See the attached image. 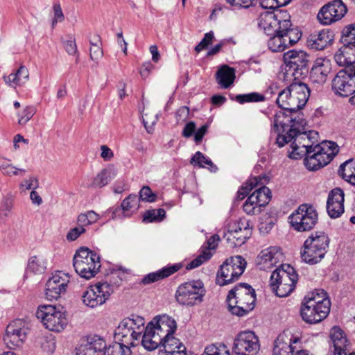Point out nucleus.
I'll return each instance as SVG.
<instances>
[{
  "label": "nucleus",
  "mask_w": 355,
  "mask_h": 355,
  "mask_svg": "<svg viewBox=\"0 0 355 355\" xmlns=\"http://www.w3.org/2000/svg\"><path fill=\"white\" fill-rule=\"evenodd\" d=\"M259 350V338L252 331H241L234 340L232 351L234 355H257Z\"/></svg>",
  "instance_id": "nucleus-15"
},
{
  "label": "nucleus",
  "mask_w": 355,
  "mask_h": 355,
  "mask_svg": "<svg viewBox=\"0 0 355 355\" xmlns=\"http://www.w3.org/2000/svg\"><path fill=\"white\" fill-rule=\"evenodd\" d=\"M284 78L299 80L308 72V55L304 51L291 50L284 54Z\"/></svg>",
  "instance_id": "nucleus-7"
},
{
  "label": "nucleus",
  "mask_w": 355,
  "mask_h": 355,
  "mask_svg": "<svg viewBox=\"0 0 355 355\" xmlns=\"http://www.w3.org/2000/svg\"><path fill=\"white\" fill-rule=\"evenodd\" d=\"M259 183L260 187L256 189L243 205V209L248 215H257L261 212L263 207L267 205L271 198L270 190L265 186L269 178L266 175L261 176Z\"/></svg>",
  "instance_id": "nucleus-9"
},
{
  "label": "nucleus",
  "mask_w": 355,
  "mask_h": 355,
  "mask_svg": "<svg viewBox=\"0 0 355 355\" xmlns=\"http://www.w3.org/2000/svg\"><path fill=\"white\" fill-rule=\"evenodd\" d=\"M330 300H307L301 307V316L306 322L315 324L326 318L330 311Z\"/></svg>",
  "instance_id": "nucleus-14"
},
{
  "label": "nucleus",
  "mask_w": 355,
  "mask_h": 355,
  "mask_svg": "<svg viewBox=\"0 0 355 355\" xmlns=\"http://www.w3.org/2000/svg\"><path fill=\"white\" fill-rule=\"evenodd\" d=\"M166 211L164 209H150L146 211L144 215V221L152 223L154 221H161L165 217Z\"/></svg>",
  "instance_id": "nucleus-50"
},
{
  "label": "nucleus",
  "mask_w": 355,
  "mask_h": 355,
  "mask_svg": "<svg viewBox=\"0 0 355 355\" xmlns=\"http://www.w3.org/2000/svg\"><path fill=\"white\" fill-rule=\"evenodd\" d=\"M218 83L222 88L227 89L234 83L235 79V71L227 65L222 66L216 74Z\"/></svg>",
  "instance_id": "nucleus-35"
},
{
  "label": "nucleus",
  "mask_w": 355,
  "mask_h": 355,
  "mask_svg": "<svg viewBox=\"0 0 355 355\" xmlns=\"http://www.w3.org/2000/svg\"><path fill=\"white\" fill-rule=\"evenodd\" d=\"M176 329V321L172 317L168 315H157L146 327L141 344L149 351L162 347L166 343V340L176 338L173 336Z\"/></svg>",
  "instance_id": "nucleus-2"
},
{
  "label": "nucleus",
  "mask_w": 355,
  "mask_h": 355,
  "mask_svg": "<svg viewBox=\"0 0 355 355\" xmlns=\"http://www.w3.org/2000/svg\"><path fill=\"white\" fill-rule=\"evenodd\" d=\"M269 36L268 46L271 51L281 52L288 47L287 40L284 37L282 33H277Z\"/></svg>",
  "instance_id": "nucleus-39"
},
{
  "label": "nucleus",
  "mask_w": 355,
  "mask_h": 355,
  "mask_svg": "<svg viewBox=\"0 0 355 355\" xmlns=\"http://www.w3.org/2000/svg\"><path fill=\"white\" fill-rule=\"evenodd\" d=\"M246 264L245 259L240 255L227 259L217 272L216 284L223 286L236 281L243 273Z\"/></svg>",
  "instance_id": "nucleus-8"
},
{
  "label": "nucleus",
  "mask_w": 355,
  "mask_h": 355,
  "mask_svg": "<svg viewBox=\"0 0 355 355\" xmlns=\"http://www.w3.org/2000/svg\"><path fill=\"white\" fill-rule=\"evenodd\" d=\"M205 290L201 281H191L180 285L175 297L177 302L184 306H193L200 303Z\"/></svg>",
  "instance_id": "nucleus-12"
},
{
  "label": "nucleus",
  "mask_w": 355,
  "mask_h": 355,
  "mask_svg": "<svg viewBox=\"0 0 355 355\" xmlns=\"http://www.w3.org/2000/svg\"><path fill=\"white\" fill-rule=\"evenodd\" d=\"M211 257L210 252L207 250H202V252L193 260L190 261L186 266L187 270H191L196 268L203 263L209 260Z\"/></svg>",
  "instance_id": "nucleus-52"
},
{
  "label": "nucleus",
  "mask_w": 355,
  "mask_h": 355,
  "mask_svg": "<svg viewBox=\"0 0 355 355\" xmlns=\"http://www.w3.org/2000/svg\"><path fill=\"white\" fill-rule=\"evenodd\" d=\"M130 347L122 343H115L108 347H105V355H132Z\"/></svg>",
  "instance_id": "nucleus-43"
},
{
  "label": "nucleus",
  "mask_w": 355,
  "mask_h": 355,
  "mask_svg": "<svg viewBox=\"0 0 355 355\" xmlns=\"http://www.w3.org/2000/svg\"><path fill=\"white\" fill-rule=\"evenodd\" d=\"M121 207L125 214L130 217L133 213H135L139 208V199L135 194H130L125 198L121 202Z\"/></svg>",
  "instance_id": "nucleus-41"
},
{
  "label": "nucleus",
  "mask_w": 355,
  "mask_h": 355,
  "mask_svg": "<svg viewBox=\"0 0 355 355\" xmlns=\"http://www.w3.org/2000/svg\"><path fill=\"white\" fill-rule=\"evenodd\" d=\"M85 232V227H83L80 225L78 227H73L70 230L69 233L67 235V239L68 241H73L78 239V237Z\"/></svg>",
  "instance_id": "nucleus-61"
},
{
  "label": "nucleus",
  "mask_w": 355,
  "mask_h": 355,
  "mask_svg": "<svg viewBox=\"0 0 355 355\" xmlns=\"http://www.w3.org/2000/svg\"><path fill=\"white\" fill-rule=\"evenodd\" d=\"M158 348V355H187L185 346L178 338H171Z\"/></svg>",
  "instance_id": "nucleus-33"
},
{
  "label": "nucleus",
  "mask_w": 355,
  "mask_h": 355,
  "mask_svg": "<svg viewBox=\"0 0 355 355\" xmlns=\"http://www.w3.org/2000/svg\"><path fill=\"white\" fill-rule=\"evenodd\" d=\"M132 324L129 318H124L115 329L114 334L122 343L134 347L135 342L139 340V338L137 336V332L132 330Z\"/></svg>",
  "instance_id": "nucleus-28"
},
{
  "label": "nucleus",
  "mask_w": 355,
  "mask_h": 355,
  "mask_svg": "<svg viewBox=\"0 0 355 355\" xmlns=\"http://www.w3.org/2000/svg\"><path fill=\"white\" fill-rule=\"evenodd\" d=\"M309 96V88L299 80L279 92L276 101L279 107L287 112L286 114L296 116V112L305 106Z\"/></svg>",
  "instance_id": "nucleus-3"
},
{
  "label": "nucleus",
  "mask_w": 355,
  "mask_h": 355,
  "mask_svg": "<svg viewBox=\"0 0 355 355\" xmlns=\"http://www.w3.org/2000/svg\"><path fill=\"white\" fill-rule=\"evenodd\" d=\"M333 40V32L329 29H322L310 34L306 43L310 49L320 51L329 46Z\"/></svg>",
  "instance_id": "nucleus-26"
},
{
  "label": "nucleus",
  "mask_w": 355,
  "mask_h": 355,
  "mask_svg": "<svg viewBox=\"0 0 355 355\" xmlns=\"http://www.w3.org/2000/svg\"><path fill=\"white\" fill-rule=\"evenodd\" d=\"M331 71L330 60L326 58H318L312 67L310 79L313 83L323 84L327 81V76Z\"/></svg>",
  "instance_id": "nucleus-27"
},
{
  "label": "nucleus",
  "mask_w": 355,
  "mask_h": 355,
  "mask_svg": "<svg viewBox=\"0 0 355 355\" xmlns=\"http://www.w3.org/2000/svg\"><path fill=\"white\" fill-rule=\"evenodd\" d=\"M306 122L302 114L288 115L282 110L275 113L271 123V135L276 134L275 144L283 147L293 140L289 157L298 159L305 156L304 163L309 171H317L327 165L338 153V145L324 141L314 145V131H305Z\"/></svg>",
  "instance_id": "nucleus-1"
},
{
  "label": "nucleus",
  "mask_w": 355,
  "mask_h": 355,
  "mask_svg": "<svg viewBox=\"0 0 355 355\" xmlns=\"http://www.w3.org/2000/svg\"><path fill=\"white\" fill-rule=\"evenodd\" d=\"M339 175L350 184L355 185V160L349 159L342 164L338 170Z\"/></svg>",
  "instance_id": "nucleus-37"
},
{
  "label": "nucleus",
  "mask_w": 355,
  "mask_h": 355,
  "mask_svg": "<svg viewBox=\"0 0 355 355\" xmlns=\"http://www.w3.org/2000/svg\"><path fill=\"white\" fill-rule=\"evenodd\" d=\"M270 286H272V290L275 291L276 295L280 297L288 296L295 288V286H291V284H286L279 282H274V284H270Z\"/></svg>",
  "instance_id": "nucleus-49"
},
{
  "label": "nucleus",
  "mask_w": 355,
  "mask_h": 355,
  "mask_svg": "<svg viewBox=\"0 0 355 355\" xmlns=\"http://www.w3.org/2000/svg\"><path fill=\"white\" fill-rule=\"evenodd\" d=\"M138 198L139 199V201L142 200L148 202H153L156 200L157 196L148 186H144L140 190L139 198Z\"/></svg>",
  "instance_id": "nucleus-54"
},
{
  "label": "nucleus",
  "mask_w": 355,
  "mask_h": 355,
  "mask_svg": "<svg viewBox=\"0 0 355 355\" xmlns=\"http://www.w3.org/2000/svg\"><path fill=\"white\" fill-rule=\"evenodd\" d=\"M344 191L340 188L337 187L329 191L327 200V211L330 218H337L344 213Z\"/></svg>",
  "instance_id": "nucleus-24"
},
{
  "label": "nucleus",
  "mask_w": 355,
  "mask_h": 355,
  "mask_svg": "<svg viewBox=\"0 0 355 355\" xmlns=\"http://www.w3.org/2000/svg\"><path fill=\"white\" fill-rule=\"evenodd\" d=\"M130 319V322H132L131 327H132V330L137 332V336L139 338V339L142 338V334L144 333L146 327H144L145 320L144 318L137 315H132Z\"/></svg>",
  "instance_id": "nucleus-51"
},
{
  "label": "nucleus",
  "mask_w": 355,
  "mask_h": 355,
  "mask_svg": "<svg viewBox=\"0 0 355 355\" xmlns=\"http://www.w3.org/2000/svg\"><path fill=\"white\" fill-rule=\"evenodd\" d=\"M113 292V286L110 284L98 282L86 288L82 294V301L85 306L94 309L104 304Z\"/></svg>",
  "instance_id": "nucleus-11"
},
{
  "label": "nucleus",
  "mask_w": 355,
  "mask_h": 355,
  "mask_svg": "<svg viewBox=\"0 0 355 355\" xmlns=\"http://www.w3.org/2000/svg\"><path fill=\"white\" fill-rule=\"evenodd\" d=\"M112 173L109 169H103L94 178L92 186L103 187L108 184L113 178Z\"/></svg>",
  "instance_id": "nucleus-46"
},
{
  "label": "nucleus",
  "mask_w": 355,
  "mask_h": 355,
  "mask_svg": "<svg viewBox=\"0 0 355 355\" xmlns=\"http://www.w3.org/2000/svg\"><path fill=\"white\" fill-rule=\"evenodd\" d=\"M181 263H175L172 266H168L158 270L156 272H150L146 275L141 280L144 284H149L164 278L168 277L182 268Z\"/></svg>",
  "instance_id": "nucleus-31"
},
{
  "label": "nucleus",
  "mask_w": 355,
  "mask_h": 355,
  "mask_svg": "<svg viewBox=\"0 0 355 355\" xmlns=\"http://www.w3.org/2000/svg\"><path fill=\"white\" fill-rule=\"evenodd\" d=\"M232 6L238 8H248L253 6L256 0H226Z\"/></svg>",
  "instance_id": "nucleus-59"
},
{
  "label": "nucleus",
  "mask_w": 355,
  "mask_h": 355,
  "mask_svg": "<svg viewBox=\"0 0 355 355\" xmlns=\"http://www.w3.org/2000/svg\"><path fill=\"white\" fill-rule=\"evenodd\" d=\"M73 261L76 273L86 279L94 277L101 266L99 254L87 248H80L78 250Z\"/></svg>",
  "instance_id": "nucleus-6"
},
{
  "label": "nucleus",
  "mask_w": 355,
  "mask_h": 355,
  "mask_svg": "<svg viewBox=\"0 0 355 355\" xmlns=\"http://www.w3.org/2000/svg\"><path fill=\"white\" fill-rule=\"evenodd\" d=\"M288 18H290V16L286 12L281 10L266 11L260 15L258 25L266 35H272L277 33H281L282 22L286 21Z\"/></svg>",
  "instance_id": "nucleus-18"
},
{
  "label": "nucleus",
  "mask_w": 355,
  "mask_h": 355,
  "mask_svg": "<svg viewBox=\"0 0 355 355\" xmlns=\"http://www.w3.org/2000/svg\"><path fill=\"white\" fill-rule=\"evenodd\" d=\"M112 214V219H117V218H126V217H129L128 216V214H125V211H123V207H121V205L120 207H115V208H110L109 209H107L104 214L103 215H107L109 214Z\"/></svg>",
  "instance_id": "nucleus-58"
},
{
  "label": "nucleus",
  "mask_w": 355,
  "mask_h": 355,
  "mask_svg": "<svg viewBox=\"0 0 355 355\" xmlns=\"http://www.w3.org/2000/svg\"><path fill=\"white\" fill-rule=\"evenodd\" d=\"M105 341L98 336L83 339L76 349V355H105Z\"/></svg>",
  "instance_id": "nucleus-23"
},
{
  "label": "nucleus",
  "mask_w": 355,
  "mask_h": 355,
  "mask_svg": "<svg viewBox=\"0 0 355 355\" xmlns=\"http://www.w3.org/2000/svg\"><path fill=\"white\" fill-rule=\"evenodd\" d=\"M251 234L252 226L250 220L243 218L235 223L234 226L227 232L224 233L223 239L234 246L241 245L250 238Z\"/></svg>",
  "instance_id": "nucleus-21"
},
{
  "label": "nucleus",
  "mask_w": 355,
  "mask_h": 355,
  "mask_svg": "<svg viewBox=\"0 0 355 355\" xmlns=\"http://www.w3.org/2000/svg\"><path fill=\"white\" fill-rule=\"evenodd\" d=\"M47 261L42 255L32 256L28 261V269L35 273H43L46 268Z\"/></svg>",
  "instance_id": "nucleus-40"
},
{
  "label": "nucleus",
  "mask_w": 355,
  "mask_h": 355,
  "mask_svg": "<svg viewBox=\"0 0 355 355\" xmlns=\"http://www.w3.org/2000/svg\"><path fill=\"white\" fill-rule=\"evenodd\" d=\"M39 187L38 179L35 176H30L28 178L24 180L19 184V189L21 190H35Z\"/></svg>",
  "instance_id": "nucleus-55"
},
{
  "label": "nucleus",
  "mask_w": 355,
  "mask_h": 355,
  "mask_svg": "<svg viewBox=\"0 0 355 355\" xmlns=\"http://www.w3.org/2000/svg\"><path fill=\"white\" fill-rule=\"evenodd\" d=\"M329 239L324 232H315L305 240L300 252L302 260L310 265L321 261L327 252Z\"/></svg>",
  "instance_id": "nucleus-5"
},
{
  "label": "nucleus",
  "mask_w": 355,
  "mask_h": 355,
  "mask_svg": "<svg viewBox=\"0 0 355 355\" xmlns=\"http://www.w3.org/2000/svg\"><path fill=\"white\" fill-rule=\"evenodd\" d=\"M70 277L68 274L58 271L47 281L45 288V297L49 301L58 299L65 293Z\"/></svg>",
  "instance_id": "nucleus-20"
},
{
  "label": "nucleus",
  "mask_w": 355,
  "mask_h": 355,
  "mask_svg": "<svg viewBox=\"0 0 355 355\" xmlns=\"http://www.w3.org/2000/svg\"><path fill=\"white\" fill-rule=\"evenodd\" d=\"M191 164L199 168H207L211 172H216L218 168L212 161L200 151L196 152L190 160Z\"/></svg>",
  "instance_id": "nucleus-38"
},
{
  "label": "nucleus",
  "mask_w": 355,
  "mask_h": 355,
  "mask_svg": "<svg viewBox=\"0 0 355 355\" xmlns=\"http://www.w3.org/2000/svg\"><path fill=\"white\" fill-rule=\"evenodd\" d=\"M329 337L331 340L330 349L331 347L348 349L350 345L345 333L338 326L331 329Z\"/></svg>",
  "instance_id": "nucleus-34"
},
{
  "label": "nucleus",
  "mask_w": 355,
  "mask_h": 355,
  "mask_svg": "<svg viewBox=\"0 0 355 355\" xmlns=\"http://www.w3.org/2000/svg\"><path fill=\"white\" fill-rule=\"evenodd\" d=\"M347 9L342 0H334L323 6L318 14V19L323 25H330L340 20Z\"/></svg>",
  "instance_id": "nucleus-19"
},
{
  "label": "nucleus",
  "mask_w": 355,
  "mask_h": 355,
  "mask_svg": "<svg viewBox=\"0 0 355 355\" xmlns=\"http://www.w3.org/2000/svg\"><path fill=\"white\" fill-rule=\"evenodd\" d=\"M226 351L227 350L224 345H221L219 347L215 345H210L205 348L202 355H218Z\"/></svg>",
  "instance_id": "nucleus-56"
},
{
  "label": "nucleus",
  "mask_w": 355,
  "mask_h": 355,
  "mask_svg": "<svg viewBox=\"0 0 355 355\" xmlns=\"http://www.w3.org/2000/svg\"><path fill=\"white\" fill-rule=\"evenodd\" d=\"M332 89L340 96L355 95V66L338 72L332 80Z\"/></svg>",
  "instance_id": "nucleus-16"
},
{
  "label": "nucleus",
  "mask_w": 355,
  "mask_h": 355,
  "mask_svg": "<svg viewBox=\"0 0 355 355\" xmlns=\"http://www.w3.org/2000/svg\"><path fill=\"white\" fill-rule=\"evenodd\" d=\"M284 255L278 246H270L259 253L256 262L257 267L261 270H270L277 263L283 261Z\"/></svg>",
  "instance_id": "nucleus-22"
},
{
  "label": "nucleus",
  "mask_w": 355,
  "mask_h": 355,
  "mask_svg": "<svg viewBox=\"0 0 355 355\" xmlns=\"http://www.w3.org/2000/svg\"><path fill=\"white\" fill-rule=\"evenodd\" d=\"M35 114V109L33 106H26L21 113H18V123L21 125H25Z\"/></svg>",
  "instance_id": "nucleus-53"
},
{
  "label": "nucleus",
  "mask_w": 355,
  "mask_h": 355,
  "mask_svg": "<svg viewBox=\"0 0 355 355\" xmlns=\"http://www.w3.org/2000/svg\"><path fill=\"white\" fill-rule=\"evenodd\" d=\"M282 28L281 33H283L284 37L287 40V45H293L298 42L302 36V33L297 28L292 27V24L290 18H288L286 21L282 22Z\"/></svg>",
  "instance_id": "nucleus-36"
},
{
  "label": "nucleus",
  "mask_w": 355,
  "mask_h": 355,
  "mask_svg": "<svg viewBox=\"0 0 355 355\" xmlns=\"http://www.w3.org/2000/svg\"><path fill=\"white\" fill-rule=\"evenodd\" d=\"M90 44V49H89V56L91 60L98 62L99 60L103 55V51L101 46V37L99 35H96L92 40H89Z\"/></svg>",
  "instance_id": "nucleus-42"
},
{
  "label": "nucleus",
  "mask_w": 355,
  "mask_h": 355,
  "mask_svg": "<svg viewBox=\"0 0 355 355\" xmlns=\"http://www.w3.org/2000/svg\"><path fill=\"white\" fill-rule=\"evenodd\" d=\"M12 207V200L8 198H4L0 207V216H7Z\"/></svg>",
  "instance_id": "nucleus-63"
},
{
  "label": "nucleus",
  "mask_w": 355,
  "mask_h": 355,
  "mask_svg": "<svg viewBox=\"0 0 355 355\" xmlns=\"http://www.w3.org/2000/svg\"><path fill=\"white\" fill-rule=\"evenodd\" d=\"M36 315L45 327L52 331L60 332L68 324L65 313L53 305L40 306Z\"/></svg>",
  "instance_id": "nucleus-10"
},
{
  "label": "nucleus",
  "mask_w": 355,
  "mask_h": 355,
  "mask_svg": "<svg viewBox=\"0 0 355 355\" xmlns=\"http://www.w3.org/2000/svg\"><path fill=\"white\" fill-rule=\"evenodd\" d=\"M28 78V70L25 66H21L15 73H12L8 76L3 75V76L5 83L12 88L24 85Z\"/></svg>",
  "instance_id": "nucleus-32"
},
{
  "label": "nucleus",
  "mask_w": 355,
  "mask_h": 355,
  "mask_svg": "<svg viewBox=\"0 0 355 355\" xmlns=\"http://www.w3.org/2000/svg\"><path fill=\"white\" fill-rule=\"evenodd\" d=\"M291 226L297 232L309 231L318 221V214L313 206L301 205L289 217Z\"/></svg>",
  "instance_id": "nucleus-13"
},
{
  "label": "nucleus",
  "mask_w": 355,
  "mask_h": 355,
  "mask_svg": "<svg viewBox=\"0 0 355 355\" xmlns=\"http://www.w3.org/2000/svg\"><path fill=\"white\" fill-rule=\"evenodd\" d=\"M255 290L246 283H240L229 291L227 296L228 309L239 317L247 315L254 308Z\"/></svg>",
  "instance_id": "nucleus-4"
},
{
  "label": "nucleus",
  "mask_w": 355,
  "mask_h": 355,
  "mask_svg": "<svg viewBox=\"0 0 355 355\" xmlns=\"http://www.w3.org/2000/svg\"><path fill=\"white\" fill-rule=\"evenodd\" d=\"M300 342L299 337H288L286 334H279L274 343L273 355H291L295 349V345Z\"/></svg>",
  "instance_id": "nucleus-29"
},
{
  "label": "nucleus",
  "mask_w": 355,
  "mask_h": 355,
  "mask_svg": "<svg viewBox=\"0 0 355 355\" xmlns=\"http://www.w3.org/2000/svg\"><path fill=\"white\" fill-rule=\"evenodd\" d=\"M341 42L355 46V23L345 27L342 31Z\"/></svg>",
  "instance_id": "nucleus-47"
},
{
  "label": "nucleus",
  "mask_w": 355,
  "mask_h": 355,
  "mask_svg": "<svg viewBox=\"0 0 355 355\" xmlns=\"http://www.w3.org/2000/svg\"><path fill=\"white\" fill-rule=\"evenodd\" d=\"M297 280L298 275L294 268L288 264H282L280 267L272 272L270 277V284L279 282L295 286Z\"/></svg>",
  "instance_id": "nucleus-25"
},
{
  "label": "nucleus",
  "mask_w": 355,
  "mask_h": 355,
  "mask_svg": "<svg viewBox=\"0 0 355 355\" xmlns=\"http://www.w3.org/2000/svg\"><path fill=\"white\" fill-rule=\"evenodd\" d=\"M64 48L69 55H74L77 53L78 49L76 41L71 37L64 42Z\"/></svg>",
  "instance_id": "nucleus-62"
},
{
  "label": "nucleus",
  "mask_w": 355,
  "mask_h": 355,
  "mask_svg": "<svg viewBox=\"0 0 355 355\" xmlns=\"http://www.w3.org/2000/svg\"><path fill=\"white\" fill-rule=\"evenodd\" d=\"M26 173V169L17 168L11 164L9 168H7L6 171H5L3 175L8 177L23 176Z\"/></svg>",
  "instance_id": "nucleus-60"
},
{
  "label": "nucleus",
  "mask_w": 355,
  "mask_h": 355,
  "mask_svg": "<svg viewBox=\"0 0 355 355\" xmlns=\"http://www.w3.org/2000/svg\"><path fill=\"white\" fill-rule=\"evenodd\" d=\"M53 19L52 21V26L53 27L57 23L64 21V15L59 3L54 4L53 6Z\"/></svg>",
  "instance_id": "nucleus-57"
},
{
  "label": "nucleus",
  "mask_w": 355,
  "mask_h": 355,
  "mask_svg": "<svg viewBox=\"0 0 355 355\" xmlns=\"http://www.w3.org/2000/svg\"><path fill=\"white\" fill-rule=\"evenodd\" d=\"M236 101L241 104L245 103H257L263 102L266 99V96L257 92H251L236 96Z\"/></svg>",
  "instance_id": "nucleus-45"
},
{
  "label": "nucleus",
  "mask_w": 355,
  "mask_h": 355,
  "mask_svg": "<svg viewBox=\"0 0 355 355\" xmlns=\"http://www.w3.org/2000/svg\"><path fill=\"white\" fill-rule=\"evenodd\" d=\"M196 129V123L193 121H190L184 125L182 135L184 137L189 138L193 135Z\"/></svg>",
  "instance_id": "nucleus-64"
},
{
  "label": "nucleus",
  "mask_w": 355,
  "mask_h": 355,
  "mask_svg": "<svg viewBox=\"0 0 355 355\" xmlns=\"http://www.w3.org/2000/svg\"><path fill=\"white\" fill-rule=\"evenodd\" d=\"M100 218V216L94 211H88L81 213L78 215L77 223L78 225L84 227L96 223Z\"/></svg>",
  "instance_id": "nucleus-44"
},
{
  "label": "nucleus",
  "mask_w": 355,
  "mask_h": 355,
  "mask_svg": "<svg viewBox=\"0 0 355 355\" xmlns=\"http://www.w3.org/2000/svg\"><path fill=\"white\" fill-rule=\"evenodd\" d=\"M28 331V323L26 320L15 319L8 324L4 341L10 348L21 347L26 340Z\"/></svg>",
  "instance_id": "nucleus-17"
},
{
  "label": "nucleus",
  "mask_w": 355,
  "mask_h": 355,
  "mask_svg": "<svg viewBox=\"0 0 355 355\" xmlns=\"http://www.w3.org/2000/svg\"><path fill=\"white\" fill-rule=\"evenodd\" d=\"M261 180V175L252 177L250 178L242 187L241 191L237 192V198L239 199H243L249 191L253 189L254 187L259 186V182Z\"/></svg>",
  "instance_id": "nucleus-48"
},
{
  "label": "nucleus",
  "mask_w": 355,
  "mask_h": 355,
  "mask_svg": "<svg viewBox=\"0 0 355 355\" xmlns=\"http://www.w3.org/2000/svg\"><path fill=\"white\" fill-rule=\"evenodd\" d=\"M336 62L346 68L352 67L355 63V46L349 44H343L334 55Z\"/></svg>",
  "instance_id": "nucleus-30"
}]
</instances>
